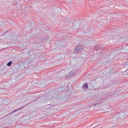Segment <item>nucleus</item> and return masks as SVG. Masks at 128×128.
<instances>
[{"instance_id":"obj_3","label":"nucleus","mask_w":128,"mask_h":128,"mask_svg":"<svg viewBox=\"0 0 128 128\" xmlns=\"http://www.w3.org/2000/svg\"><path fill=\"white\" fill-rule=\"evenodd\" d=\"M24 106H22L21 108H19L18 109H16V110H13L11 113H10V114H8L9 115V114H11L13 113H14V112H16L17 111H18V110H21V109L23 108H24Z\"/></svg>"},{"instance_id":"obj_5","label":"nucleus","mask_w":128,"mask_h":128,"mask_svg":"<svg viewBox=\"0 0 128 128\" xmlns=\"http://www.w3.org/2000/svg\"><path fill=\"white\" fill-rule=\"evenodd\" d=\"M23 64H24V67H27L28 66V61H26L24 63L22 62Z\"/></svg>"},{"instance_id":"obj_4","label":"nucleus","mask_w":128,"mask_h":128,"mask_svg":"<svg viewBox=\"0 0 128 128\" xmlns=\"http://www.w3.org/2000/svg\"><path fill=\"white\" fill-rule=\"evenodd\" d=\"M102 48V47L101 45H99L98 46H96L94 48L95 50H97L98 49H101Z\"/></svg>"},{"instance_id":"obj_8","label":"nucleus","mask_w":128,"mask_h":128,"mask_svg":"<svg viewBox=\"0 0 128 128\" xmlns=\"http://www.w3.org/2000/svg\"><path fill=\"white\" fill-rule=\"evenodd\" d=\"M12 63V62L11 61H10L7 64V65L8 66H11V64Z\"/></svg>"},{"instance_id":"obj_2","label":"nucleus","mask_w":128,"mask_h":128,"mask_svg":"<svg viewBox=\"0 0 128 128\" xmlns=\"http://www.w3.org/2000/svg\"><path fill=\"white\" fill-rule=\"evenodd\" d=\"M76 72L74 70H73L69 74H67L65 76V77L66 79H68V78L73 76L74 74H76Z\"/></svg>"},{"instance_id":"obj_7","label":"nucleus","mask_w":128,"mask_h":128,"mask_svg":"<svg viewBox=\"0 0 128 128\" xmlns=\"http://www.w3.org/2000/svg\"><path fill=\"white\" fill-rule=\"evenodd\" d=\"M100 53H98L96 54V56H97V58H100Z\"/></svg>"},{"instance_id":"obj_6","label":"nucleus","mask_w":128,"mask_h":128,"mask_svg":"<svg viewBox=\"0 0 128 128\" xmlns=\"http://www.w3.org/2000/svg\"><path fill=\"white\" fill-rule=\"evenodd\" d=\"M83 88H85L86 89L87 88H88V84L86 82H85L82 85Z\"/></svg>"},{"instance_id":"obj_1","label":"nucleus","mask_w":128,"mask_h":128,"mask_svg":"<svg viewBox=\"0 0 128 128\" xmlns=\"http://www.w3.org/2000/svg\"><path fill=\"white\" fill-rule=\"evenodd\" d=\"M83 46L80 45L76 46L74 49V53L77 54L81 52L83 49Z\"/></svg>"}]
</instances>
